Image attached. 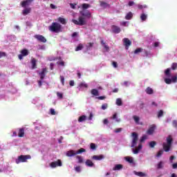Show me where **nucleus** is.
<instances>
[{
  "label": "nucleus",
  "mask_w": 177,
  "mask_h": 177,
  "mask_svg": "<svg viewBox=\"0 0 177 177\" xmlns=\"http://www.w3.org/2000/svg\"><path fill=\"white\" fill-rule=\"evenodd\" d=\"M80 15L82 16L78 17V20L73 19L72 21L76 26H85L86 24V19H91L92 13L89 10H83L80 11Z\"/></svg>",
  "instance_id": "f257e3e1"
},
{
  "label": "nucleus",
  "mask_w": 177,
  "mask_h": 177,
  "mask_svg": "<svg viewBox=\"0 0 177 177\" xmlns=\"http://www.w3.org/2000/svg\"><path fill=\"white\" fill-rule=\"evenodd\" d=\"M48 30L49 31H51V32L59 34V32H63V26L57 22H53L48 27Z\"/></svg>",
  "instance_id": "f03ea898"
},
{
  "label": "nucleus",
  "mask_w": 177,
  "mask_h": 177,
  "mask_svg": "<svg viewBox=\"0 0 177 177\" xmlns=\"http://www.w3.org/2000/svg\"><path fill=\"white\" fill-rule=\"evenodd\" d=\"M27 160H31L30 155H21L15 160L16 164H20V162H27Z\"/></svg>",
  "instance_id": "7ed1b4c3"
},
{
  "label": "nucleus",
  "mask_w": 177,
  "mask_h": 177,
  "mask_svg": "<svg viewBox=\"0 0 177 177\" xmlns=\"http://www.w3.org/2000/svg\"><path fill=\"white\" fill-rule=\"evenodd\" d=\"M132 136H133V140L131 142V147H136V145L138 143V133L136 132H133L132 133Z\"/></svg>",
  "instance_id": "20e7f679"
},
{
  "label": "nucleus",
  "mask_w": 177,
  "mask_h": 177,
  "mask_svg": "<svg viewBox=\"0 0 177 177\" xmlns=\"http://www.w3.org/2000/svg\"><path fill=\"white\" fill-rule=\"evenodd\" d=\"M28 55H30V51L25 48L21 50V54L18 55V57L19 60H23V57L28 56Z\"/></svg>",
  "instance_id": "39448f33"
},
{
  "label": "nucleus",
  "mask_w": 177,
  "mask_h": 177,
  "mask_svg": "<svg viewBox=\"0 0 177 177\" xmlns=\"http://www.w3.org/2000/svg\"><path fill=\"white\" fill-rule=\"evenodd\" d=\"M123 44L125 46L126 49H129V46L132 45V41L129 39L125 37L122 39Z\"/></svg>",
  "instance_id": "423d86ee"
},
{
  "label": "nucleus",
  "mask_w": 177,
  "mask_h": 177,
  "mask_svg": "<svg viewBox=\"0 0 177 177\" xmlns=\"http://www.w3.org/2000/svg\"><path fill=\"white\" fill-rule=\"evenodd\" d=\"M34 38H35L36 39H37V41H39V42H43V44H45V42H46V38H45V37H44L43 35H35L34 36Z\"/></svg>",
  "instance_id": "0eeeda50"
},
{
  "label": "nucleus",
  "mask_w": 177,
  "mask_h": 177,
  "mask_svg": "<svg viewBox=\"0 0 177 177\" xmlns=\"http://www.w3.org/2000/svg\"><path fill=\"white\" fill-rule=\"evenodd\" d=\"M62 163L61 160H58L57 161L52 162L50 163L51 168H56V167H62Z\"/></svg>",
  "instance_id": "6e6552de"
},
{
  "label": "nucleus",
  "mask_w": 177,
  "mask_h": 177,
  "mask_svg": "<svg viewBox=\"0 0 177 177\" xmlns=\"http://www.w3.org/2000/svg\"><path fill=\"white\" fill-rule=\"evenodd\" d=\"M47 73L48 69L46 68H43L41 72L39 73V75L41 81L44 80V78H45V76L46 75Z\"/></svg>",
  "instance_id": "1a4fd4ad"
},
{
  "label": "nucleus",
  "mask_w": 177,
  "mask_h": 177,
  "mask_svg": "<svg viewBox=\"0 0 177 177\" xmlns=\"http://www.w3.org/2000/svg\"><path fill=\"white\" fill-rule=\"evenodd\" d=\"M34 0H25L21 2V6L22 8H26V6H29V5H31Z\"/></svg>",
  "instance_id": "9d476101"
},
{
  "label": "nucleus",
  "mask_w": 177,
  "mask_h": 177,
  "mask_svg": "<svg viewBox=\"0 0 177 177\" xmlns=\"http://www.w3.org/2000/svg\"><path fill=\"white\" fill-rule=\"evenodd\" d=\"M111 30L112 32H114V34H120V32H121V28L117 26H112Z\"/></svg>",
  "instance_id": "9b49d317"
},
{
  "label": "nucleus",
  "mask_w": 177,
  "mask_h": 177,
  "mask_svg": "<svg viewBox=\"0 0 177 177\" xmlns=\"http://www.w3.org/2000/svg\"><path fill=\"white\" fill-rule=\"evenodd\" d=\"M155 129H156V125L152 124L147 131V135H153V133H154Z\"/></svg>",
  "instance_id": "f8f14e48"
},
{
  "label": "nucleus",
  "mask_w": 177,
  "mask_h": 177,
  "mask_svg": "<svg viewBox=\"0 0 177 177\" xmlns=\"http://www.w3.org/2000/svg\"><path fill=\"white\" fill-rule=\"evenodd\" d=\"M74 156H77L76 151H74L73 149H71L66 152V156L67 157H74Z\"/></svg>",
  "instance_id": "ddd939ff"
},
{
  "label": "nucleus",
  "mask_w": 177,
  "mask_h": 177,
  "mask_svg": "<svg viewBox=\"0 0 177 177\" xmlns=\"http://www.w3.org/2000/svg\"><path fill=\"white\" fill-rule=\"evenodd\" d=\"M142 144H139L136 149H132V151H133V154H138L139 151H140V150H142Z\"/></svg>",
  "instance_id": "4468645a"
},
{
  "label": "nucleus",
  "mask_w": 177,
  "mask_h": 177,
  "mask_svg": "<svg viewBox=\"0 0 177 177\" xmlns=\"http://www.w3.org/2000/svg\"><path fill=\"white\" fill-rule=\"evenodd\" d=\"M171 145H169L167 143L163 142L162 147H163L164 151H166V153H168V151H169V150H171Z\"/></svg>",
  "instance_id": "2eb2a0df"
},
{
  "label": "nucleus",
  "mask_w": 177,
  "mask_h": 177,
  "mask_svg": "<svg viewBox=\"0 0 177 177\" xmlns=\"http://www.w3.org/2000/svg\"><path fill=\"white\" fill-rule=\"evenodd\" d=\"M104 156L103 155L96 156L94 155L92 156L93 160H95V161H100V160H103Z\"/></svg>",
  "instance_id": "dca6fc26"
},
{
  "label": "nucleus",
  "mask_w": 177,
  "mask_h": 177,
  "mask_svg": "<svg viewBox=\"0 0 177 177\" xmlns=\"http://www.w3.org/2000/svg\"><path fill=\"white\" fill-rule=\"evenodd\" d=\"M57 21L61 24H63L64 26H66V24H67V20H66V19L63 17H58Z\"/></svg>",
  "instance_id": "f3484780"
},
{
  "label": "nucleus",
  "mask_w": 177,
  "mask_h": 177,
  "mask_svg": "<svg viewBox=\"0 0 177 177\" xmlns=\"http://www.w3.org/2000/svg\"><path fill=\"white\" fill-rule=\"evenodd\" d=\"M29 13H31V8H26L22 10V14L24 16H27V15H29Z\"/></svg>",
  "instance_id": "a211bd4d"
},
{
  "label": "nucleus",
  "mask_w": 177,
  "mask_h": 177,
  "mask_svg": "<svg viewBox=\"0 0 177 177\" xmlns=\"http://www.w3.org/2000/svg\"><path fill=\"white\" fill-rule=\"evenodd\" d=\"M30 62L32 64V69L34 70V68H37V59L35 58H32Z\"/></svg>",
  "instance_id": "6ab92c4d"
},
{
  "label": "nucleus",
  "mask_w": 177,
  "mask_h": 177,
  "mask_svg": "<svg viewBox=\"0 0 177 177\" xmlns=\"http://www.w3.org/2000/svg\"><path fill=\"white\" fill-rule=\"evenodd\" d=\"M18 136H19V138H24V128H21L19 129Z\"/></svg>",
  "instance_id": "aec40b11"
},
{
  "label": "nucleus",
  "mask_w": 177,
  "mask_h": 177,
  "mask_svg": "<svg viewBox=\"0 0 177 177\" xmlns=\"http://www.w3.org/2000/svg\"><path fill=\"white\" fill-rule=\"evenodd\" d=\"M101 8H104V9H106V8H110V4L104 2V1H100V3Z\"/></svg>",
  "instance_id": "412c9836"
},
{
  "label": "nucleus",
  "mask_w": 177,
  "mask_h": 177,
  "mask_svg": "<svg viewBox=\"0 0 177 177\" xmlns=\"http://www.w3.org/2000/svg\"><path fill=\"white\" fill-rule=\"evenodd\" d=\"M122 168H124V166L122 165H116L113 168V171H120V169H122Z\"/></svg>",
  "instance_id": "4be33fe9"
},
{
  "label": "nucleus",
  "mask_w": 177,
  "mask_h": 177,
  "mask_svg": "<svg viewBox=\"0 0 177 177\" xmlns=\"http://www.w3.org/2000/svg\"><path fill=\"white\" fill-rule=\"evenodd\" d=\"M145 92L147 93V95H153V93H154V90L150 87H147L145 90Z\"/></svg>",
  "instance_id": "5701e85b"
},
{
  "label": "nucleus",
  "mask_w": 177,
  "mask_h": 177,
  "mask_svg": "<svg viewBox=\"0 0 177 177\" xmlns=\"http://www.w3.org/2000/svg\"><path fill=\"white\" fill-rule=\"evenodd\" d=\"M172 136H169L167 138V144L166 145H169V146H172Z\"/></svg>",
  "instance_id": "b1692460"
},
{
  "label": "nucleus",
  "mask_w": 177,
  "mask_h": 177,
  "mask_svg": "<svg viewBox=\"0 0 177 177\" xmlns=\"http://www.w3.org/2000/svg\"><path fill=\"white\" fill-rule=\"evenodd\" d=\"M85 164L87 167H93L95 165V164H93V162H92V160L89 159L86 160Z\"/></svg>",
  "instance_id": "393cba45"
},
{
  "label": "nucleus",
  "mask_w": 177,
  "mask_h": 177,
  "mask_svg": "<svg viewBox=\"0 0 177 177\" xmlns=\"http://www.w3.org/2000/svg\"><path fill=\"white\" fill-rule=\"evenodd\" d=\"M91 93L93 95V96H99V91H97V89H92Z\"/></svg>",
  "instance_id": "a878e982"
},
{
  "label": "nucleus",
  "mask_w": 177,
  "mask_h": 177,
  "mask_svg": "<svg viewBox=\"0 0 177 177\" xmlns=\"http://www.w3.org/2000/svg\"><path fill=\"white\" fill-rule=\"evenodd\" d=\"M132 17H133V14H132L131 12H128L125 16L126 20H131Z\"/></svg>",
  "instance_id": "bb28decb"
},
{
  "label": "nucleus",
  "mask_w": 177,
  "mask_h": 177,
  "mask_svg": "<svg viewBox=\"0 0 177 177\" xmlns=\"http://www.w3.org/2000/svg\"><path fill=\"white\" fill-rule=\"evenodd\" d=\"M164 168V162L160 161L157 165V169H162Z\"/></svg>",
  "instance_id": "cd10ccee"
},
{
  "label": "nucleus",
  "mask_w": 177,
  "mask_h": 177,
  "mask_svg": "<svg viewBox=\"0 0 177 177\" xmlns=\"http://www.w3.org/2000/svg\"><path fill=\"white\" fill-rule=\"evenodd\" d=\"M94 43H88L87 45L86 46V50H91L92 48H93Z\"/></svg>",
  "instance_id": "c85d7f7f"
},
{
  "label": "nucleus",
  "mask_w": 177,
  "mask_h": 177,
  "mask_svg": "<svg viewBox=\"0 0 177 177\" xmlns=\"http://www.w3.org/2000/svg\"><path fill=\"white\" fill-rule=\"evenodd\" d=\"M86 120V115H82L78 118V122H84V121Z\"/></svg>",
  "instance_id": "c756f323"
},
{
  "label": "nucleus",
  "mask_w": 177,
  "mask_h": 177,
  "mask_svg": "<svg viewBox=\"0 0 177 177\" xmlns=\"http://www.w3.org/2000/svg\"><path fill=\"white\" fill-rule=\"evenodd\" d=\"M146 19H147V15H146L145 12H142L140 15V19L142 21H146Z\"/></svg>",
  "instance_id": "7c9ffc66"
},
{
  "label": "nucleus",
  "mask_w": 177,
  "mask_h": 177,
  "mask_svg": "<svg viewBox=\"0 0 177 177\" xmlns=\"http://www.w3.org/2000/svg\"><path fill=\"white\" fill-rule=\"evenodd\" d=\"M112 120H115L116 122H120L121 119H118V117L117 116V113H114L111 118Z\"/></svg>",
  "instance_id": "2f4dec72"
},
{
  "label": "nucleus",
  "mask_w": 177,
  "mask_h": 177,
  "mask_svg": "<svg viewBox=\"0 0 177 177\" xmlns=\"http://www.w3.org/2000/svg\"><path fill=\"white\" fill-rule=\"evenodd\" d=\"M84 49V45L82 44H80L75 48V52H78L79 50H82Z\"/></svg>",
  "instance_id": "473e14b6"
},
{
  "label": "nucleus",
  "mask_w": 177,
  "mask_h": 177,
  "mask_svg": "<svg viewBox=\"0 0 177 177\" xmlns=\"http://www.w3.org/2000/svg\"><path fill=\"white\" fill-rule=\"evenodd\" d=\"M126 161L127 162H129L130 164H132L133 162V158L132 157L127 156L125 157Z\"/></svg>",
  "instance_id": "72a5a7b5"
},
{
  "label": "nucleus",
  "mask_w": 177,
  "mask_h": 177,
  "mask_svg": "<svg viewBox=\"0 0 177 177\" xmlns=\"http://www.w3.org/2000/svg\"><path fill=\"white\" fill-rule=\"evenodd\" d=\"M88 8H91V6L88 3H83L82 5V8L83 10H86V9H88Z\"/></svg>",
  "instance_id": "f704fd0d"
},
{
  "label": "nucleus",
  "mask_w": 177,
  "mask_h": 177,
  "mask_svg": "<svg viewBox=\"0 0 177 177\" xmlns=\"http://www.w3.org/2000/svg\"><path fill=\"white\" fill-rule=\"evenodd\" d=\"M77 160H78L79 164H82L84 162V159L82 158L81 156H76Z\"/></svg>",
  "instance_id": "c9c22d12"
},
{
  "label": "nucleus",
  "mask_w": 177,
  "mask_h": 177,
  "mask_svg": "<svg viewBox=\"0 0 177 177\" xmlns=\"http://www.w3.org/2000/svg\"><path fill=\"white\" fill-rule=\"evenodd\" d=\"M85 151H86V149L81 148L79 150L76 151V155L77 154H81V153H85Z\"/></svg>",
  "instance_id": "e433bc0d"
},
{
  "label": "nucleus",
  "mask_w": 177,
  "mask_h": 177,
  "mask_svg": "<svg viewBox=\"0 0 177 177\" xmlns=\"http://www.w3.org/2000/svg\"><path fill=\"white\" fill-rule=\"evenodd\" d=\"M149 145L151 149H153V147L157 145V142L156 141H151Z\"/></svg>",
  "instance_id": "4c0bfd02"
},
{
  "label": "nucleus",
  "mask_w": 177,
  "mask_h": 177,
  "mask_svg": "<svg viewBox=\"0 0 177 177\" xmlns=\"http://www.w3.org/2000/svg\"><path fill=\"white\" fill-rule=\"evenodd\" d=\"M165 74L166 77H171V70L169 68L166 69Z\"/></svg>",
  "instance_id": "58836bf2"
},
{
  "label": "nucleus",
  "mask_w": 177,
  "mask_h": 177,
  "mask_svg": "<svg viewBox=\"0 0 177 177\" xmlns=\"http://www.w3.org/2000/svg\"><path fill=\"white\" fill-rule=\"evenodd\" d=\"M133 118L136 124H139V121L140 120V118H139V116L133 115Z\"/></svg>",
  "instance_id": "ea45409f"
},
{
  "label": "nucleus",
  "mask_w": 177,
  "mask_h": 177,
  "mask_svg": "<svg viewBox=\"0 0 177 177\" xmlns=\"http://www.w3.org/2000/svg\"><path fill=\"white\" fill-rule=\"evenodd\" d=\"M136 174L137 175V176H140V177L146 176V174H145V173L142 171L136 172Z\"/></svg>",
  "instance_id": "a19ab883"
},
{
  "label": "nucleus",
  "mask_w": 177,
  "mask_h": 177,
  "mask_svg": "<svg viewBox=\"0 0 177 177\" xmlns=\"http://www.w3.org/2000/svg\"><path fill=\"white\" fill-rule=\"evenodd\" d=\"M142 51H143V48H138L135 50L134 53H135V55H138V53H140V52H142Z\"/></svg>",
  "instance_id": "79ce46f5"
},
{
  "label": "nucleus",
  "mask_w": 177,
  "mask_h": 177,
  "mask_svg": "<svg viewBox=\"0 0 177 177\" xmlns=\"http://www.w3.org/2000/svg\"><path fill=\"white\" fill-rule=\"evenodd\" d=\"M80 88H88V85L85 82H82L79 84Z\"/></svg>",
  "instance_id": "37998d69"
},
{
  "label": "nucleus",
  "mask_w": 177,
  "mask_h": 177,
  "mask_svg": "<svg viewBox=\"0 0 177 177\" xmlns=\"http://www.w3.org/2000/svg\"><path fill=\"white\" fill-rule=\"evenodd\" d=\"M116 104H117L118 106H122V100H121L120 98H118V99L116 100Z\"/></svg>",
  "instance_id": "c03bdc74"
},
{
  "label": "nucleus",
  "mask_w": 177,
  "mask_h": 177,
  "mask_svg": "<svg viewBox=\"0 0 177 177\" xmlns=\"http://www.w3.org/2000/svg\"><path fill=\"white\" fill-rule=\"evenodd\" d=\"M164 154V150L160 149L156 154V157H161Z\"/></svg>",
  "instance_id": "a18cd8bd"
},
{
  "label": "nucleus",
  "mask_w": 177,
  "mask_h": 177,
  "mask_svg": "<svg viewBox=\"0 0 177 177\" xmlns=\"http://www.w3.org/2000/svg\"><path fill=\"white\" fill-rule=\"evenodd\" d=\"M138 9H146L147 8V5H140V4H138Z\"/></svg>",
  "instance_id": "49530a36"
},
{
  "label": "nucleus",
  "mask_w": 177,
  "mask_h": 177,
  "mask_svg": "<svg viewBox=\"0 0 177 177\" xmlns=\"http://www.w3.org/2000/svg\"><path fill=\"white\" fill-rule=\"evenodd\" d=\"M146 139H147V136L146 135L142 136L140 140V143H143V142L146 140Z\"/></svg>",
  "instance_id": "de8ad7c7"
},
{
  "label": "nucleus",
  "mask_w": 177,
  "mask_h": 177,
  "mask_svg": "<svg viewBox=\"0 0 177 177\" xmlns=\"http://www.w3.org/2000/svg\"><path fill=\"white\" fill-rule=\"evenodd\" d=\"M164 115V111L162 110H160L158 113V118H160V117H162Z\"/></svg>",
  "instance_id": "09e8293b"
},
{
  "label": "nucleus",
  "mask_w": 177,
  "mask_h": 177,
  "mask_svg": "<svg viewBox=\"0 0 177 177\" xmlns=\"http://www.w3.org/2000/svg\"><path fill=\"white\" fill-rule=\"evenodd\" d=\"M90 149H91V150H95L96 149V145H95V143H91L90 144Z\"/></svg>",
  "instance_id": "8fccbe9b"
},
{
  "label": "nucleus",
  "mask_w": 177,
  "mask_h": 177,
  "mask_svg": "<svg viewBox=\"0 0 177 177\" xmlns=\"http://www.w3.org/2000/svg\"><path fill=\"white\" fill-rule=\"evenodd\" d=\"M165 82L166 84H167L168 85H169V84H171L172 80L169 78H166V79H165Z\"/></svg>",
  "instance_id": "3c124183"
},
{
  "label": "nucleus",
  "mask_w": 177,
  "mask_h": 177,
  "mask_svg": "<svg viewBox=\"0 0 177 177\" xmlns=\"http://www.w3.org/2000/svg\"><path fill=\"white\" fill-rule=\"evenodd\" d=\"M57 96L59 99H63V93L60 92H57Z\"/></svg>",
  "instance_id": "603ef678"
},
{
  "label": "nucleus",
  "mask_w": 177,
  "mask_h": 177,
  "mask_svg": "<svg viewBox=\"0 0 177 177\" xmlns=\"http://www.w3.org/2000/svg\"><path fill=\"white\" fill-rule=\"evenodd\" d=\"M122 131V128H118L114 130L115 133H120Z\"/></svg>",
  "instance_id": "864d4df0"
},
{
  "label": "nucleus",
  "mask_w": 177,
  "mask_h": 177,
  "mask_svg": "<svg viewBox=\"0 0 177 177\" xmlns=\"http://www.w3.org/2000/svg\"><path fill=\"white\" fill-rule=\"evenodd\" d=\"M50 113L51 115H56V111L53 109H50Z\"/></svg>",
  "instance_id": "5fc2aeb1"
},
{
  "label": "nucleus",
  "mask_w": 177,
  "mask_h": 177,
  "mask_svg": "<svg viewBox=\"0 0 177 177\" xmlns=\"http://www.w3.org/2000/svg\"><path fill=\"white\" fill-rule=\"evenodd\" d=\"M6 53L0 51V59L1 57H6Z\"/></svg>",
  "instance_id": "6e6d98bb"
},
{
  "label": "nucleus",
  "mask_w": 177,
  "mask_h": 177,
  "mask_svg": "<svg viewBox=\"0 0 177 177\" xmlns=\"http://www.w3.org/2000/svg\"><path fill=\"white\" fill-rule=\"evenodd\" d=\"M177 68V63H173L171 65L172 70H176Z\"/></svg>",
  "instance_id": "4d7b16f0"
},
{
  "label": "nucleus",
  "mask_w": 177,
  "mask_h": 177,
  "mask_svg": "<svg viewBox=\"0 0 177 177\" xmlns=\"http://www.w3.org/2000/svg\"><path fill=\"white\" fill-rule=\"evenodd\" d=\"M75 170L76 171V172H81V167L77 166L76 167H75Z\"/></svg>",
  "instance_id": "13d9d810"
},
{
  "label": "nucleus",
  "mask_w": 177,
  "mask_h": 177,
  "mask_svg": "<svg viewBox=\"0 0 177 177\" xmlns=\"http://www.w3.org/2000/svg\"><path fill=\"white\" fill-rule=\"evenodd\" d=\"M70 6L72 9H76V7L77 6V4L76 3H70Z\"/></svg>",
  "instance_id": "bf43d9fd"
},
{
  "label": "nucleus",
  "mask_w": 177,
  "mask_h": 177,
  "mask_svg": "<svg viewBox=\"0 0 177 177\" xmlns=\"http://www.w3.org/2000/svg\"><path fill=\"white\" fill-rule=\"evenodd\" d=\"M62 84L64 86V76H60Z\"/></svg>",
  "instance_id": "052dcab7"
},
{
  "label": "nucleus",
  "mask_w": 177,
  "mask_h": 177,
  "mask_svg": "<svg viewBox=\"0 0 177 177\" xmlns=\"http://www.w3.org/2000/svg\"><path fill=\"white\" fill-rule=\"evenodd\" d=\"M107 107H108L107 104H103L102 105V110H106V109H107Z\"/></svg>",
  "instance_id": "680f3d73"
},
{
  "label": "nucleus",
  "mask_w": 177,
  "mask_h": 177,
  "mask_svg": "<svg viewBox=\"0 0 177 177\" xmlns=\"http://www.w3.org/2000/svg\"><path fill=\"white\" fill-rule=\"evenodd\" d=\"M171 80V82H176L177 77L173 76Z\"/></svg>",
  "instance_id": "e2e57ef3"
},
{
  "label": "nucleus",
  "mask_w": 177,
  "mask_h": 177,
  "mask_svg": "<svg viewBox=\"0 0 177 177\" xmlns=\"http://www.w3.org/2000/svg\"><path fill=\"white\" fill-rule=\"evenodd\" d=\"M112 66H113L115 68H117L118 67V64L115 62H112Z\"/></svg>",
  "instance_id": "0e129e2a"
},
{
  "label": "nucleus",
  "mask_w": 177,
  "mask_h": 177,
  "mask_svg": "<svg viewBox=\"0 0 177 177\" xmlns=\"http://www.w3.org/2000/svg\"><path fill=\"white\" fill-rule=\"evenodd\" d=\"M104 49H106V52H109L110 50V47L107 46V44L104 45Z\"/></svg>",
  "instance_id": "69168bd1"
},
{
  "label": "nucleus",
  "mask_w": 177,
  "mask_h": 177,
  "mask_svg": "<svg viewBox=\"0 0 177 177\" xmlns=\"http://www.w3.org/2000/svg\"><path fill=\"white\" fill-rule=\"evenodd\" d=\"M50 8L51 9H57V7L56 6H55V4H53V3H51V4L50 5Z\"/></svg>",
  "instance_id": "338daca9"
},
{
  "label": "nucleus",
  "mask_w": 177,
  "mask_h": 177,
  "mask_svg": "<svg viewBox=\"0 0 177 177\" xmlns=\"http://www.w3.org/2000/svg\"><path fill=\"white\" fill-rule=\"evenodd\" d=\"M172 124H173V127H174V128H177V121L176 120H174Z\"/></svg>",
  "instance_id": "774afa93"
}]
</instances>
